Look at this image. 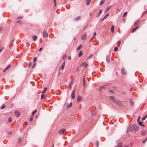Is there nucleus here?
<instances>
[{
  "label": "nucleus",
  "instance_id": "obj_5",
  "mask_svg": "<svg viewBox=\"0 0 147 147\" xmlns=\"http://www.w3.org/2000/svg\"><path fill=\"white\" fill-rule=\"evenodd\" d=\"M15 115L16 117H19L20 115V112L19 111H15Z\"/></svg>",
  "mask_w": 147,
  "mask_h": 147
},
{
  "label": "nucleus",
  "instance_id": "obj_54",
  "mask_svg": "<svg viewBox=\"0 0 147 147\" xmlns=\"http://www.w3.org/2000/svg\"><path fill=\"white\" fill-rule=\"evenodd\" d=\"M22 16H20V17H18V19H19L20 18H21V19H22Z\"/></svg>",
  "mask_w": 147,
  "mask_h": 147
},
{
  "label": "nucleus",
  "instance_id": "obj_51",
  "mask_svg": "<svg viewBox=\"0 0 147 147\" xmlns=\"http://www.w3.org/2000/svg\"><path fill=\"white\" fill-rule=\"evenodd\" d=\"M140 117H139L137 119V122L138 123H139V122L140 121Z\"/></svg>",
  "mask_w": 147,
  "mask_h": 147
},
{
  "label": "nucleus",
  "instance_id": "obj_37",
  "mask_svg": "<svg viewBox=\"0 0 147 147\" xmlns=\"http://www.w3.org/2000/svg\"><path fill=\"white\" fill-rule=\"evenodd\" d=\"M36 63H34L32 65V68H34L36 66Z\"/></svg>",
  "mask_w": 147,
  "mask_h": 147
},
{
  "label": "nucleus",
  "instance_id": "obj_47",
  "mask_svg": "<svg viewBox=\"0 0 147 147\" xmlns=\"http://www.w3.org/2000/svg\"><path fill=\"white\" fill-rule=\"evenodd\" d=\"M147 13V9H146V11H145L144 13V14H146Z\"/></svg>",
  "mask_w": 147,
  "mask_h": 147
},
{
  "label": "nucleus",
  "instance_id": "obj_25",
  "mask_svg": "<svg viewBox=\"0 0 147 147\" xmlns=\"http://www.w3.org/2000/svg\"><path fill=\"white\" fill-rule=\"evenodd\" d=\"M105 2V0H102L101 1L100 3V5H102Z\"/></svg>",
  "mask_w": 147,
  "mask_h": 147
},
{
  "label": "nucleus",
  "instance_id": "obj_7",
  "mask_svg": "<svg viewBox=\"0 0 147 147\" xmlns=\"http://www.w3.org/2000/svg\"><path fill=\"white\" fill-rule=\"evenodd\" d=\"M87 35L86 34H83L82 36V40H84L86 38Z\"/></svg>",
  "mask_w": 147,
  "mask_h": 147
},
{
  "label": "nucleus",
  "instance_id": "obj_49",
  "mask_svg": "<svg viewBox=\"0 0 147 147\" xmlns=\"http://www.w3.org/2000/svg\"><path fill=\"white\" fill-rule=\"evenodd\" d=\"M102 9H100V11H99V14H100L101 13H102Z\"/></svg>",
  "mask_w": 147,
  "mask_h": 147
},
{
  "label": "nucleus",
  "instance_id": "obj_60",
  "mask_svg": "<svg viewBox=\"0 0 147 147\" xmlns=\"http://www.w3.org/2000/svg\"><path fill=\"white\" fill-rule=\"evenodd\" d=\"M68 59L69 60H70L71 59V57L70 56H69L68 57Z\"/></svg>",
  "mask_w": 147,
  "mask_h": 147
},
{
  "label": "nucleus",
  "instance_id": "obj_63",
  "mask_svg": "<svg viewBox=\"0 0 147 147\" xmlns=\"http://www.w3.org/2000/svg\"><path fill=\"white\" fill-rule=\"evenodd\" d=\"M131 105H133V102H132L131 101Z\"/></svg>",
  "mask_w": 147,
  "mask_h": 147
},
{
  "label": "nucleus",
  "instance_id": "obj_44",
  "mask_svg": "<svg viewBox=\"0 0 147 147\" xmlns=\"http://www.w3.org/2000/svg\"><path fill=\"white\" fill-rule=\"evenodd\" d=\"M3 47L0 48V53L3 50Z\"/></svg>",
  "mask_w": 147,
  "mask_h": 147
},
{
  "label": "nucleus",
  "instance_id": "obj_35",
  "mask_svg": "<svg viewBox=\"0 0 147 147\" xmlns=\"http://www.w3.org/2000/svg\"><path fill=\"white\" fill-rule=\"evenodd\" d=\"M118 49V48L117 47H116L114 48V50L115 51H116Z\"/></svg>",
  "mask_w": 147,
  "mask_h": 147
},
{
  "label": "nucleus",
  "instance_id": "obj_26",
  "mask_svg": "<svg viewBox=\"0 0 147 147\" xmlns=\"http://www.w3.org/2000/svg\"><path fill=\"white\" fill-rule=\"evenodd\" d=\"M138 124L141 126H144V125H143L142 124V122H139V123H138Z\"/></svg>",
  "mask_w": 147,
  "mask_h": 147
},
{
  "label": "nucleus",
  "instance_id": "obj_4",
  "mask_svg": "<svg viewBox=\"0 0 147 147\" xmlns=\"http://www.w3.org/2000/svg\"><path fill=\"white\" fill-rule=\"evenodd\" d=\"M140 23V21L139 20H137L136 22H135L134 23V26L136 27L138 26H137Z\"/></svg>",
  "mask_w": 147,
  "mask_h": 147
},
{
  "label": "nucleus",
  "instance_id": "obj_43",
  "mask_svg": "<svg viewBox=\"0 0 147 147\" xmlns=\"http://www.w3.org/2000/svg\"><path fill=\"white\" fill-rule=\"evenodd\" d=\"M147 140V138L146 139H145L144 141H143L142 142V143H144Z\"/></svg>",
  "mask_w": 147,
  "mask_h": 147
},
{
  "label": "nucleus",
  "instance_id": "obj_40",
  "mask_svg": "<svg viewBox=\"0 0 147 147\" xmlns=\"http://www.w3.org/2000/svg\"><path fill=\"white\" fill-rule=\"evenodd\" d=\"M33 119V117H31L30 119V121H32Z\"/></svg>",
  "mask_w": 147,
  "mask_h": 147
},
{
  "label": "nucleus",
  "instance_id": "obj_2",
  "mask_svg": "<svg viewBox=\"0 0 147 147\" xmlns=\"http://www.w3.org/2000/svg\"><path fill=\"white\" fill-rule=\"evenodd\" d=\"M132 127L133 128V130L135 131H138L139 130L138 126H136L134 124L132 125Z\"/></svg>",
  "mask_w": 147,
  "mask_h": 147
},
{
  "label": "nucleus",
  "instance_id": "obj_12",
  "mask_svg": "<svg viewBox=\"0 0 147 147\" xmlns=\"http://www.w3.org/2000/svg\"><path fill=\"white\" fill-rule=\"evenodd\" d=\"M32 38L33 39V40L34 41H35L36 39H37V37L35 35H32Z\"/></svg>",
  "mask_w": 147,
  "mask_h": 147
},
{
  "label": "nucleus",
  "instance_id": "obj_1",
  "mask_svg": "<svg viewBox=\"0 0 147 147\" xmlns=\"http://www.w3.org/2000/svg\"><path fill=\"white\" fill-rule=\"evenodd\" d=\"M109 99L112 101H113L114 103L116 104H118L119 103V100L115 99L114 98L113 96H110L109 97Z\"/></svg>",
  "mask_w": 147,
  "mask_h": 147
},
{
  "label": "nucleus",
  "instance_id": "obj_56",
  "mask_svg": "<svg viewBox=\"0 0 147 147\" xmlns=\"http://www.w3.org/2000/svg\"><path fill=\"white\" fill-rule=\"evenodd\" d=\"M83 80L84 84H84H85V78H84L83 79Z\"/></svg>",
  "mask_w": 147,
  "mask_h": 147
},
{
  "label": "nucleus",
  "instance_id": "obj_42",
  "mask_svg": "<svg viewBox=\"0 0 147 147\" xmlns=\"http://www.w3.org/2000/svg\"><path fill=\"white\" fill-rule=\"evenodd\" d=\"M36 59H37V58L36 57H35V58H34V59H33V61L35 62V61H36Z\"/></svg>",
  "mask_w": 147,
  "mask_h": 147
},
{
  "label": "nucleus",
  "instance_id": "obj_19",
  "mask_svg": "<svg viewBox=\"0 0 147 147\" xmlns=\"http://www.w3.org/2000/svg\"><path fill=\"white\" fill-rule=\"evenodd\" d=\"M111 31L113 33L114 30V26L113 25H112L111 28Z\"/></svg>",
  "mask_w": 147,
  "mask_h": 147
},
{
  "label": "nucleus",
  "instance_id": "obj_57",
  "mask_svg": "<svg viewBox=\"0 0 147 147\" xmlns=\"http://www.w3.org/2000/svg\"><path fill=\"white\" fill-rule=\"evenodd\" d=\"M96 32L94 33V36H96Z\"/></svg>",
  "mask_w": 147,
  "mask_h": 147
},
{
  "label": "nucleus",
  "instance_id": "obj_8",
  "mask_svg": "<svg viewBox=\"0 0 147 147\" xmlns=\"http://www.w3.org/2000/svg\"><path fill=\"white\" fill-rule=\"evenodd\" d=\"M65 131V129H61L59 131V133L61 134L64 133Z\"/></svg>",
  "mask_w": 147,
  "mask_h": 147
},
{
  "label": "nucleus",
  "instance_id": "obj_23",
  "mask_svg": "<svg viewBox=\"0 0 147 147\" xmlns=\"http://www.w3.org/2000/svg\"><path fill=\"white\" fill-rule=\"evenodd\" d=\"M37 110H35L34 111H33L32 113V116H34V114L37 112Z\"/></svg>",
  "mask_w": 147,
  "mask_h": 147
},
{
  "label": "nucleus",
  "instance_id": "obj_18",
  "mask_svg": "<svg viewBox=\"0 0 147 147\" xmlns=\"http://www.w3.org/2000/svg\"><path fill=\"white\" fill-rule=\"evenodd\" d=\"M139 27L137 26L136 28H134L131 31V32L133 33L136 30L138 29V28Z\"/></svg>",
  "mask_w": 147,
  "mask_h": 147
},
{
  "label": "nucleus",
  "instance_id": "obj_62",
  "mask_svg": "<svg viewBox=\"0 0 147 147\" xmlns=\"http://www.w3.org/2000/svg\"><path fill=\"white\" fill-rule=\"evenodd\" d=\"M7 69H6L5 68V69H4L3 71L4 72H5Z\"/></svg>",
  "mask_w": 147,
  "mask_h": 147
},
{
  "label": "nucleus",
  "instance_id": "obj_13",
  "mask_svg": "<svg viewBox=\"0 0 147 147\" xmlns=\"http://www.w3.org/2000/svg\"><path fill=\"white\" fill-rule=\"evenodd\" d=\"M82 99V97L80 96H78L77 98V101L78 102H80Z\"/></svg>",
  "mask_w": 147,
  "mask_h": 147
},
{
  "label": "nucleus",
  "instance_id": "obj_46",
  "mask_svg": "<svg viewBox=\"0 0 147 147\" xmlns=\"http://www.w3.org/2000/svg\"><path fill=\"white\" fill-rule=\"evenodd\" d=\"M110 8V7H108L107 10L105 11V12H106Z\"/></svg>",
  "mask_w": 147,
  "mask_h": 147
},
{
  "label": "nucleus",
  "instance_id": "obj_55",
  "mask_svg": "<svg viewBox=\"0 0 147 147\" xmlns=\"http://www.w3.org/2000/svg\"><path fill=\"white\" fill-rule=\"evenodd\" d=\"M31 64H32V63H31V62L29 63V66H31Z\"/></svg>",
  "mask_w": 147,
  "mask_h": 147
},
{
  "label": "nucleus",
  "instance_id": "obj_11",
  "mask_svg": "<svg viewBox=\"0 0 147 147\" xmlns=\"http://www.w3.org/2000/svg\"><path fill=\"white\" fill-rule=\"evenodd\" d=\"M122 147V143L121 142L118 143L117 145L115 147Z\"/></svg>",
  "mask_w": 147,
  "mask_h": 147
},
{
  "label": "nucleus",
  "instance_id": "obj_64",
  "mask_svg": "<svg viewBox=\"0 0 147 147\" xmlns=\"http://www.w3.org/2000/svg\"><path fill=\"white\" fill-rule=\"evenodd\" d=\"M117 9V11H118V12H119V9Z\"/></svg>",
  "mask_w": 147,
  "mask_h": 147
},
{
  "label": "nucleus",
  "instance_id": "obj_17",
  "mask_svg": "<svg viewBox=\"0 0 147 147\" xmlns=\"http://www.w3.org/2000/svg\"><path fill=\"white\" fill-rule=\"evenodd\" d=\"M46 97V95L43 94L41 95V99H45Z\"/></svg>",
  "mask_w": 147,
  "mask_h": 147
},
{
  "label": "nucleus",
  "instance_id": "obj_22",
  "mask_svg": "<svg viewBox=\"0 0 147 147\" xmlns=\"http://www.w3.org/2000/svg\"><path fill=\"white\" fill-rule=\"evenodd\" d=\"M83 54L82 52L81 51H80L79 52V53L78 54V56L79 57H80Z\"/></svg>",
  "mask_w": 147,
  "mask_h": 147
},
{
  "label": "nucleus",
  "instance_id": "obj_6",
  "mask_svg": "<svg viewBox=\"0 0 147 147\" xmlns=\"http://www.w3.org/2000/svg\"><path fill=\"white\" fill-rule=\"evenodd\" d=\"M121 74L123 75H125L126 74L125 71L123 68H122L121 69Z\"/></svg>",
  "mask_w": 147,
  "mask_h": 147
},
{
  "label": "nucleus",
  "instance_id": "obj_50",
  "mask_svg": "<svg viewBox=\"0 0 147 147\" xmlns=\"http://www.w3.org/2000/svg\"><path fill=\"white\" fill-rule=\"evenodd\" d=\"M22 139L21 138H19L18 139V140L19 141V142H20L21 141Z\"/></svg>",
  "mask_w": 147,
  "mask_h": 147
},
{
  "label": "nucleus",
  "instance_id": "obj_30",
  "mask_svg": "<svg viewBox=\"0 0 147 147\" xmlns=\"http://www.w3.org/2000/svg\"><path fill=\"white\" fill-rule=\"evenodd\" d=\"M71 102L67 106V108H68L71 107Z\"/></svg>",
  "mask_w": 147,
  "mask_h": 147
},
{
  "label": "nucleus",
  "instance_id": "obj_36",
  "mask_svg": "<svg viewBox=\"0 0 147 147\" xmlns=\"http://www.w3.org/2000/svg\"><path fill=\"white\" fill-rule=\"evenodd\" d=\"M127 12H125L124 13V14H123V17H125V16H126V15H127Z\"/></svg>",
  "mask_w": 147,
  "mask_h": 147
},
{
  "label": "nucleus",
  "instance_id": "obj_16",
  "mask_svg": "<svg viewBox=\"0 0 147 147\" xmlns=\"http://www.w3.org/2000/svg\"><path fill=\"white\" fill-rule=\"evenodd\" d=\"M91 2L90 0H86V5H89Z\"/></svg>",
  "mask_w": 147,
  "mask_h": 147
},
{
  "label": "nucleus",
  "instance_id": "obj_41",
  "mask_svg": "<svg viewBox=\"0 0 147 147\" xmlns=\"http://www.w3.org/2000/svg\"><path fill=\"white\" fill-rule=\"evenodd\" d=\"M71 84H70L69 85V86L68 88L69 89H71Z\"/></svg>",
  "mask_w": 147,
  "mask_h": 147
},
{
  "label": "nucleus",
  "instance_id": "obj_48",
  "mask_svg": "<svg viewBox=\"0 0 147 147\" xmlns=\"http://www.w3.org/2000/svg\"><path fill=\"white\" fill-rule=\"evenodd\" d=\"M118 45H119L121 44V42L120 41H119L117 42Z\"/></svg>",
  "mask_w": 147,
  "mask_h": 147
},
{
  "label": "nucleus",
  "instance_id": "obj_27",
  "mask_svg": "<svg viewBox=\"0 0 147 147\" xmlns=\"http://www.w3.org/2000/svg\"><path fill=\"white\" fill-rule=\"evenodd\" d=\"M80 16H79L77 18H75V21H78L79 20H80Z\"/></svg>",
  "mask_w": 147,
  "mask_h": 147
},
{
  "label": "nucleus",
  "instance_id": "obj_32",
  "mask_svg": "<svg viewBox=\"0 0 147 147\" xmlns=\"http://www.w3.org/2000/svg\"><path fill=\"white\" fill-rule=\"evenodd\" d=\"M96 147H98L99 145V142L98 141H97L96 142Z\"/></svg>",
  "mask_w": 147,
  "mask_h": 147
},
{
  "label": "nucleus",
  "instance_id": "obj_31",
  "mask_svg": "<svg viewBox=\"0 0 147 147\" xmlns=\"http://www.w3.org/2000/svg\"><path fill=\"white\" fill-rule=\"evenodd\" d=\"M147 117V115H146L142 119V120H144Z\"/></svg>",
  "mask_w": 147,
  "mask_h": 147
},
{
  "label": "nucleus",
  "instance_id": "obj_9",
  "mask_svg": "<svg viewBox=\"0 0 147 147\" xmlns=\"http://www.w3.org/2000/svg\"><path fill=\"white\" fill-rule=\"evenodd\" d=\"M75 90H74L73 91L72 94H71V98L72 99H74V97H75Z\"/></svg>",
  "mask_w": 147,
  "mask_h": 147
},
{
  "label": "nucleus",
  "instance_id": "obj_29",
  "mask_svg": "<svg viewBox=\"0 0 147 147\" xmlns=\"http://www.w3.org/2000/svg\"><path fill=\"white\" fill-rule=\"evenodd\" d=\"M5 105L3 104L2 105L1 107V109H4V108H5Z\"/></svg>",
  "mask_w": 147,
  "mask_h": 147
},
{
  "label": "nucleus",
  "instance_id": "obj_28",
  "mask_svg": "<svg viewBox=\"0 0 147 147\" xmlns=\"http://www.w3.org/2000/svg\"><path fill=\"white\" fill-rule=\"evenodd\" d=\"M109 15V13L107 14L104 17L103 19L102 20H104L107 17H108Z\"/></svg>",
  "mask_w": 147,
  "mask_h": 147
},
{
  "label": "nucleus",
  "instance_id": "obj_61",
  "mask_svg": "<svg viewBox=\"0 0 147 147\" xmlns=\"http://www.w3.org/2000/svg\"><path fill=\"white\" fill-rule=\"evenodd\" d=\"M42 47L40 48L39 50V51H40L42 50Z\"/></svg>",
  "mask_w": 147,
  "mask_h": 147
},
{
  "label": "nucleus",
  "instance_id": "obj_39",
  "mask_svg": "<svg viewBox=\"0 0 147 147\" xmlns=\"http://www.w3.org/2000/svg\"><path fill=\"white\" fill-rule=\"evenodd\" d=\"M11 66V65H9L6 68V69H9L10 67Z\"/></svg>",
  "mask_w": 147,
  "mask_h": 147
},
{
  "label": "nucleus",
  "instance_id": "obj_14",
  "mask_svg": "<svg viewBox=\"0 0 147 147\" xmlns=\"http://www.w3.org/2000/svg\"><path fill=\"white\" fill-rule=\"evenodd\" d=\"M106 60L107 63L109 62L110 59L108 55H107L106 56Z\"/></svg>",
  "mask_w": 147,
  "mask_h": 147
},
{
  "label": "nucleus",
  "instance_id": "obj_53",
  "mask_svg": "<svg viewBox=\"0 0 147 147\" xmlns=\"http://www.w3.org/2000/svg\"><path fill=\"white\" fill-rule=\"evenodd\" d=\"M12 131H10V132H7V133L8 134H9L10 135L11 134H12Z\"/></svg>",
  "mask_w": 147,
  "mask_h": 147
},
{
  "label": "nucleus",
  "instance_id": "obj_34",
  "mask_svg": "<svg viewBox=\"0 0 147 147\" xmlns=\"http://www.w3.org/2000/svg\"><path fill=\"white\" fill-rule=\"evenodd\" d=\"M11 121H12V119H11V117H9V119H8V121H9V123H10Z\"/></svg>",
  "mask_w": 147,
  "mask_h": 147
},
{
  "label": "nucleus",
  "instance_id": "obj_20",
  "mask_svg": "<svg viewBox=\"0 0 147 147\" xmlns=\"http://www.w3.org/2000/svg\"><path fill=\"white\" fill-rule=\"evenodd\" d=\"M129 129L130 131L131 132L133 131L134 130L132 127V126H130L129 127Z\"/></svg>",
  "mask_w": 147,
  "mask_h": 147
},
{
  "label": "nucleus",
  "instance_id": "obj_45",
  "mask_svg": "<svg viewBox=\"0 0 147 147\" xmlns=\"http://www.w3.org/2000/svg\"><path fill=\"white\" fill-rule=\"evenodd\" d=\"M53 1L55 4V6L56 5V0H53Z\"/></svg>",
  "mask_w": 147,
  "mask_h": 147
},
{
  "label": "nucleus",
  "instance_id": "obj_38",
  "mask_svg": "<svg viewBox=\"0 0 147 147\" xmlns=\"http://www.w3.org/2000/svg\"><path fill=\"white\" fill-rule=\"evenodd\" d=\"M81 47H78L77 48V49L78 50H79L81 49Z\"/></svg>",
  "mask_w": 147,
  "mask_h": 147
},
{
  "label": "nucleus",
  "instance_id": "obj_58",
  "mask_svg": "<svg viewBox=\"0 0 147 147\" xmlns=\"http://www.w3.org/2000/svg\"><path fill=\"white\" fill-rule=\"evenodd\" d=\"M3 29V28L2 27H0V32Z\"/></svg>",
  "mask_w": 147,
  "mask_h": 147
},
{
  "label": "nucleus",
  "instance_id": "obj_24",
  "mask_svg": "<svg viewBox=\"0 0 147 147\" xmlns=\"http://www.w3.org/2000/svg\"><path fill=\"white\" fill-rule=\"evenodd\" d=\"M47 88H45L43 90V91L42 92V94H43V93H45L46 91H47Z\"/></svg>",
  "mask_w": 147,
  "mask_h": 147
},
{
  "label": "nucleus",
  "instance_id": "obj_10",
  "mask_svg": "<svg viewBox=\"0 0 147 147\" xmlns=\"http://www.w3.org/2000/svg\"><path fill=\"white\" fill-rule=\"evenodd\" d=\"M87 63L85 62H83L81 64V66H82L84 67H86L87 66Z\"/></svg>",
  "mask_w": 147,
  "mask_h": 147
},
{
  "label": "nucleus",
  "instance_id": "obj_52",
  "mask_svg": "<svg viewBox=\"0 0 147 147\" xmlns=\"http://www.w3.org/2000/svg\"><path fill=\"white\" fill-rule=\"evenodd\" d=\"M92 56V55H91L90 56L88 57V59H90Z\"/></svg>",
  "mask_w": 147,
  "mask_h": 147
},
{
  "label": "nucleus",
  "instance_id": "obj_21",
  "mask_svg": "<svg viewBox=\"0 0 147 147\" xmlns=\"http://www.w3.org/2000/svg\"><path fill=\"white\" fill-rule=\"evenodd\" d=\"M146 131H144L142 132L141 134L142 136H144L146 134Z\"/></svg>",
  "mask_w": 147,
  "mask_h": 147
},
{
  "label": "nucleus",
  "instance_id": "obj_33",
  "mask_svg": "<svg viewBox=\"0 0 147 147\" xmlns=\"http://www.w3.org/2000/svg\"><path fill=\"white\" fill-rule=\"evenodd\" d=\"M67 55H64L63 56V59H65L67 57Z\"/></svg>",
  "mask_w": 147,
  "mask_h": 147
},
{
  "label": "nucleus",
  "instance_id": "obj_3",
  "mask_svg": "<svg viewBox=\"0 0 147 147\" xmlns=\"http://www.w3.org/2000/svg\"><path fill=\"white\" fill-rule=\"evenodd\" d=\"M43 37L45 38L48 36V33L46 31H43Z\"/></svg>",
  "mask_w": 147,
  "mask_h": 147
},
{
  "label": "nucleus",
  "instance_id": "obj_15",
  "mask_svg": "<svg viewBox=\"0 0 147 147\" xmlns=\"http://www.w3.org/2000/svg\"><path fill=\"white\" fill-rule=\"evenodd\" d=\"M65 62H64L62 65L61 67V68L62 70H63L64 68L65 65Z\"/></svg>",
  "mask_w": 147,
  "mask_h": 147
},
{
  "label": "nucleus",
  "instance_id": "obj_59",
  "mask_svg": "<svg viewBox=\"0 0 147 147\" xmlns=\"http://www.w3.org/2000/svg\"><path fill=\"white\" fill-rule=\"evenodd\" d=\"M109 92H113V91L111 90H109Z\"/></svg>",
  "mask_w": 147,
  "mask_h": 147
}]
</instances>
